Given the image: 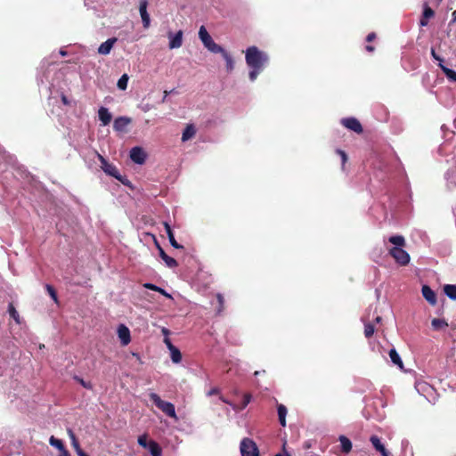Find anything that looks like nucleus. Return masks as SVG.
<instances>
[{
  "label": "nucleus",
  "instance_id": "obj_30",
  "mask_svg": "<svg viewBox=\"0 0 456 456\" xmlns=\"http://www.w3.org/2000/svg\"><path fill=\"white\" fill-rule=\"evenodd\" d=\"M49 444L52 445V446H54L55 448H57L60 452H61L62 450H65V446L62 443L61 440L54 437L53 436H52L49 439Z\"/></svg>",
  "mask_w": 456,
  "mask_h": 456
},
{
  "label": "nucleus",
  "instance_id": "obj_11",
  "mask_svg": "<svg viewBox=\"0 0 456 456\" xmlns=\"http://www.w3.org/2000/svg\"><path fill=\"white\" fill-rule=\"evenodd\" d=\"M118 336L123 346H126L131 341V335L129 329L124 325L120 324L118 328Z\"/></svg>",
  "mask_w": 456,
  "mask_h": 456
},
{
  "label": "nucleus",
  "instance_id": "obj_23",
  "mask_svg": "<svg viewBox=\"0 0 456 456\" xmlns=\"http://www.w3.org/2000/svg\"><path fill=\"white\" fill-rule=\"evenodd\" d=\"M148 448L152 456H161V448L157 442L150 441Z\"/></svg>",
  "mask_w": 456,
  "mask_h": 456
},
{
  "label": "nucleus",
  "instance_id": "obj_45",
  "mask_svg": "<svg viewBox=\"0 0 456 456\" xmlns=\"http://www.w3.org/2000/svg\"><path fill=\"white\" fill-rule=\"evenodd\" d=\"M164 343L166 344V346L168 348V350L175 346L168 338H164Z\"/></svg>",
  "mask_w": 456,
  "mask_h": 456
},
{
  "label": "nucleus",
  "instance_id": "obj_58",
  "mask_svg": "<svg viewBox=\"0 0 456 456\" xmlns=\"http://www.w3.org/2000/svg\"><path fill=\"white\" fill-rule=\"evenodd\" d=\"M167 94H168V92H167V91H165V92H164V97H163V99H162V102H164L166 101V98H167Z\"/></svg>",
  "mask_w": 456,
  "mask_h": 456
},
{
  "label": "nucleus",
  "instance_id": "obj_27",
  "mask_svg": "<svg viewBox=\"0 0 456 456\" xmlns=\"http://www.w3.org/2000/svg\"><path fill=\"white\" fill-rule=\"evenodd\" d=\"M226 61V69L228 71H232L234 68V62L232 56L224 49V52L220 53Z\"/></svg>",
  "mask_w": 456,
  "mask_h": 456
},
{
  "label": "nucleus",
  "instance_id": "obj_61",
  "mask_svg": "<svg viewBox=\"0 0 456 456\" xmlns=\"http://www.w3.org/2000/svg\"><path fill=\"white\" fill-rule=\"evenodd\" d=\"M380 320H381V318H380V317H377V318H376V322H380Z\"/></svg>",
  "mask_w": 456,
  "mask_h": 456
},
{
  "label": "nucleus",
  "instance_id": "obj_4",
  "mask_svg": "<svg viewBox=\"0 0 456 456\" xmlns=\"http://www.w3.org/2000/svg\"><path fill=\"white\" fill-rule=\"evenodd\" d=\"M98 159L101 162L102 169L109 175L115 177L117 180L120 181L123 184H126L127 179H124L116 166L110 163L103 156L98 154Z\"/></svg>",
  "mask_w": 456,
  "mask_h": 456
},
{
  "label": "nucleus",
  "instance_id": "obj_32",
  "mask_svg": "<svg viewBox=\"0 0 456 456\" xmlns=\"http://www.w3.org/2000/svg\"><path fill=\"white\" fill-rule=\"evenodd\" d=\"M128 79H129V77H128L127 74H123L118 81V84H117L118 87L120 90H126L127 87Z\"/></svg>",
  "mask_w": 456,
  "mask_h": 456
},
{
  "label": "nucleus",
  "instance_id": "obj_47",
  "mask_svg": "<svg viewBox=\"0 0 456 456\" xmlns=\"http://www.w3.org/2000/svg\"><path fill=\"white\" fill-rule=\"evenodd\" d=\"M164 227H165L167 234H169V232H173V231L171 229V226L169 225L168 223L165 222L164 223Z\"/></svg>",
  "mask_w": 456,
  "mask_h": 456
},
{
  "label": "nucleus",
  "instance_id": "obj_42",
  "mask_svg": "<svg viewBox=\"0 0 456 456\" xmlns=\"http://www.w3.org/2000/svg\"><path fill=\"white\" fill-rule=\"evenodd\" d=\"M362 321L364 322V334L366 338H370V323L364 318H362Z\"/></svg>",
  "mask_w": 456,
  "mask_h": 456
},
{
  "label": "nucleus",
  "instance_id": "obj_8",
  "mask_svg": "<svg viewBox=\"0 0 456 456\" xmlns=\"http://www.w3.org/2000/svg\"><path fill=\"white\" fill-rule=\"evenodd\" d=\"M130 159L136 164H143L146 159V153L138 146H135L130 151Z\"/></svg>",
  "mask_w": 456,
  "mask_h": 456
},
{
  "label": "nucleus",
  "instance_id": "obj_9",
  "mask_svg": "<svg viewBox=\"0 0 456 456\" xmlns=\"http://www.w3.org/2000/svg\"><path fill=\"white\" fill-rule=\"evenodd\" d=\"M148 1L147 0H140L139 4V12L142 18V21L144 28H148L150 27V15L147 12Z\"/></svg>",
  "mask_w": 456,
  "mask_h": 456
},
{
  "label": "nucleus",
  "instance_id": "obj_14",
  "mask_svg": "<svg viewBox=\"0 0 456 456\" xmlns=\"http://www.w3.org/2000/svg\"><path fill=\"white\" fill-rule=\"evenodd\" d=\"M131 118L127 117H118L114 120L113 128L116 131L122 132L131 123Z\"/></svg>",
  "mask_w": 456,
  "mask_h": 456
},
{
  "label": "nucleus",
  "instance_id": "obj_2",
  "mask_svg": "<svg viewBox=\"0 0 456 456\" xmlns=\"http://www.w3.org/2000/svg\"><path fill=\"white\" fill-rule=\"evenodd\" d=\"M149 396L152 403L166 415L174 419L177 418L175 405L172 403L162 400L160 396L156 393H151Z\"/></svg>",
  "mask_w": 456,
  "mask_h": 456
},
{
  "label": "nucleus",
  "instance_id": "obj_26",
  "mask_svg": "<svg viewBox=\"0 0 456 456\" xmlns=\"http://www.w3.org/2000/svg\"><path fill=\"white\" fill-rule=\"evenodd\" d=\"M8 313L17 324H20L21 319L12 303L8 305Z\"/></svg>",
  "mask_w": 456,
  "mask_h": 456
},
{
  "label": "nucleus",
  "instance_id": "obj_16",
  "mask_svg": "<svg viewBox=\"0 0 456 456\" xmlns=\"http://www.w3.org/2000/svg\"><path fill=\"white\" fill-rule=\"evenodd\" d=\"M159 256L165 262L166 265L169 268H175L178 265L177 261L169 256L162 248H159Z\"/></svg>",
  "mask_w": 456,
  "mask_h": 456
},
{
  "label": "nucleus",
  "instance_id": "obj_13",
  "mask_svg": "<svg viewBox=\"0 0 456 456\" xmlns=\"http://www.w3.org/2000/svg\"><path fill=\"white\" fill-rule=\"evenodd\" d=\"M117 41L118 39L116 37L109 38L108 40L100 45L98 48V53L102 55L109 54Z\"/></svg>",
  "mask_w": 456,
  "mask_h": 456
},
{
  "label": "nucleus",
  "instance_id": "obj_46",
  "mask_svg": "<svg viewBox=\"0 0 456 456\" xmlns=\"http://www.w3.org/2000/svg\"><path fill=\"white\" fill-rule=\"evenodd\" d=\"M61 102L64 104V105H69L70 104V102L69 100L68 99V97L65 95V94H61Z\"/></svg>",
  "mask_w": 456,
  "mask_h": 456
},
{
  "label": "nucleus",
  "instance_id": "obj_56",
  "mask_svg": "<svg viewBox=\"0 0 456 456\" xmlns=\"http://www.w3.org/2000/svg\"><path fill=\"white\" fill-rule=\"evenodd\" d=\"M452 22H455V21H456V11H454V12H452Z\"/></svg>",
  "mask_w": 456,
  "mask_h": 456
},
{
  "label": "nucleus",
  "instance_id": "obj_7",
  "mask_svg": "<svg viewBox=\"0 0 456 456\" xmlns=\"http://www.w3.org/2000/svg\"><path fill=\"white\" fill-rule=\"evenodd\" d=\"M340 123L348 130H351L358 134L363 132L360 121L355 118H344L340 120Z\"/></svg>",
  "mask_w": 456,
  "mask_h": 456
},
{
  "label": "nucleus",
  "instance_id": "obj_50",
  "mask_svg": "<svg viewBox=\"0 0 456 456\" xmlns=\"http://www.w3.org/2000/svg\"><path fill=\"white\" fill-rule=\"evenodd\" d=\"M59 456H70V453L69 452V451L67 449H65L61 452Z\"/></svg>",
  "mask_w": 456,
  "mask_h": 456
},
{
  "label": "nucleus",
  "instance_id": "obj_55",
  "mask_svg": "<svg viewBox=\"0 0 456 456\" xmlns=\"http://www.w3.org/2000/svg\"><path fill=\"white\" fill-rule=\"evenodd\" d=\"M250 401V395H245V405L248 404Z\"/></svg>",
  "mask_w": 456,
  "mask_h": 456
},
{
  "label": "nucleus",
  "instance_id": "obj_19",
  "mask_svg": "<svg viewBox=\"0 0 456 456\" xmlns=\"http://www.w3.org/2000/svg\"><path fill=\"white\" fill-rule=\"evenodd\" d=\"M196 134V129L193 125H187L182 134V141L186 142L191 139Z\"/></svg>",
  "mask_w": 456,
  "mask_h": 456
},
{
  "label": "nucleus",
  "instance_id": "obj_5",
  "mask_svg": "<svg viewBox=\"0 0 456 456\" xmlns=\"http://www.w3.org/2000/svg\"><path fill=\"white\" fill-rule=\"evenodd\" d=\"M240 451L241 456H259V450L256 444L248 437L241 440Z\"/></svg>",
  "mask_w": 456,
  "mask_h": 456
},
{
  "label": "nucleus",
  "instance_id": "obj_24",
  "mask_svg": "<svg viewBox=\"0 0 456 456\" xmlns=\"http://www.w3.org/2000/svg\"><path fill=\"white\" fill-rule=\"evenodd\" d=\"M444 294L452 300H456V285L447 284L444 287Z\"/></svg>",
  "mask_w": 456,
  "mask_h": 456
},
{
  "label": "nucleus",
  "instance_id": "obj_20",
  "mask_svg": "<svg viewBox=\"0 0 456 456\" xmlns=\"http://www.w3.org/2000/svg\"><path fill=\"white\" fill-rule=\"evenodd\" d=\"M389 356L394 364L397 365L401 370L403 369V361L395 348L390 349Z\"/></svg>",
  "mask_w": 456,
  "mask_h": 456
},
{
  "label": "nucleus",
  "instance_id": "obj_48",
  "mask_svg": "<svg viewBox=\"0 0 456 456\" xmlns=\"http://www.w3.org/2000/svg\"><path fill=\"white\" fill-rule=\"evenodd\" d=\"M218 392H219L218 389L215 387V388H212L211 390H209L208 392V395H216V394H218Z\"/></svg>",
  "mask_w": 456,
  "mask_h": 456
},
{
  "label": "nucleus",
  "instance_id": "obj_38",
  "mask_svg": "<svg viewBox=\"0 0 456 456\" xmlns=\"http://www.w3.org/2000/svg\"><path fill=\"white\" fill-rule=\"evenodd\" d=\"M138 444L143 447V448H147L149 446V442H148V436L146 434L144 435H142L138 437Z\"/></svg>",
  "mask_w": 456,
  "mask_h": 456
},
{
  "label": "nucleus",
  "instance_id": "obj_63",
  "mask_svg": "<svg viewBox=\"0 0 456 456\" xmlns=\"http://www.w3.org/2000/svg\"><path fill=\"white\" fill-rule=\"evenodd\" d=\"M286 456H290L289 453H286Z\"/></svg>",
  "mask_w": 456,
  "mask_h": 456
},
{
  "label": "nucleus",
  "instance_id": "obj_22",
  "mask_svg": "<svg viewBox=\"0 0 456 456\" xmlns=\"http://www.w3.org/2000/svg\"><path fill=\"white\" fill-rule=\"evenodd\" d=\"M438 66L440 67V69L443 70V72L445 74L446 77L449 80H451L452 82H456V71L455 70L447 68L446 66H444L442 63H438Z\"/></svg>",
  "mask_w": 456,
  "mask_h": 456
},
{
  "label": "nucleus",
  "instance_id": "obj_41",
  "mask_svg": "<svg viewBox=\"0 0 456 456\" xmlns=\"http://www.w3.org/2000/svg\"><path fill=\"white\" fill-rule=\"evenodd\" d=\"M74 379L77 380L82 387L87 389H91L92 386L90 383L86 382L83 379L79 378L78 376H75Z\"/></svg>",
  "mask_w": 456,
  "mask_h": 456
},
{
  "label": "nucleus",
  "instance_id": "obj_64",
  "mask_svg": "<svg viewBox=\"0 0 456 456\" xmlns=\"http://www.w3.org/2000/svg\"><path fill=\"white\" fill-rule=\"evenodd\" d=\"M275 456H281V454H276Z\"/></svg>",
  "mask_w": 456,
  "mask_h": 456
},
{
  "label": "nucleus",
  "instance_id": "obj_10",
  "mask_svg": "<svg viewBox=\"0 0 456 456\" xmlns=\"http://www.w3.org/2000/svg\"><path fill=\"white\" fill-rule=\"evenodd\" d=\"M169 37V48L175 49L179 48L183 45V31L179 30L175 35L172 32L168 33Z\"/></svg>",
  "mask_w": 456,
  "mask_h": 456
},
{
  "label": "nucleus",
  "instance_id": "obj_29",
  "mask_svg": "<svg viewBox=\"0 0 456 456\" xmlns=\"http://www.w3.org/2000/svg\"><path fill=\"white\" fill-rule=\"evenodd\" d=\"M169 351H170V355H171L172 361L175 363L180 362L182 360V354H181L180 350L176 346H174L171 349H169Z\"/></svg>",
  "mask_w": 456,
  "mask_h": 456
},
{
  "label": "nucleus",
  "instance_id": "obj_37",
  "mask_svg": "<svg viewBox=\"0 0 456 456\" xmlns=\"http://www.w3.org/2000/svg\"><path fill=\"white\" fill-rule=\"evenodd\" d=\"M447 180L456 187V168L447 174Z\"/></svg>",
  "mask_w": 456,
  "mask_h": 456
},
{
  "label": "nucleus",
  "instance_id": "obj_60",
  "mask_svg": "<svg viewBox=\"0 0 456 456\" xmlns=\"http://www.w3.org/2000/svg\"><path fill=\"white\" fill-rule=\"evenodd\" d=\"M60 53L63 56H65L67 54V53L65 51H61Z\"/></svg>",
  "mask_w": 456,
  "mask_h": 456
},
{
  "label": "nucleus",
  "instance_id": "obj_15",
  "mask_svg": "<svg viewBox=\"0 0 456 456\" xmlns=\"http://www.w3.org/2000/svg\"><path fill=\"white\" fill-rule=\"evenodd\" d=\"M99 119L101 120L102 126H107L110 123L112 115L110 113L107 108L101 107L98 110Z\"/></svg>",
  "mask_w": 456,
  "mask_h": 456
},
{
  "label": "nucleus",
  "instance_id": "obj_62",
  "mask_svg": "<svg viewBox=\"0 0 456 456\" xmlns=\"http://www.w3.org/2000/svg\"><path fill=\"white\" fill-rule=\"evenodd\" d=\"M371 37H372V40H373V39H374V37H375V35H374L373 33H372V35H371Z\"/></svg>",
  "mask_w": 456,
  "mask_h": 456
},
{
  "label": "nucleus",
  "instance_id": "obj_59",
  "mask_svg": "<svg viewBox=\"0 0 456 456\" xmlns=\"http://www.w3.org/2000/svg\"><path fill=\"white\" fill-rule=\"evenodd\" d=\"M365 48H366V50H367L368 52H370V45H367L365 46Z\"/></svg>",
  "mask_w": 456,
  "mask_h": 456
},
{
  "label": "nucleus",
  "instance_id": "obj_3",
  "mask_svg": "<svg viewBox=\"0 0 456 456\" xmlns=\"http://www.w3.org/2000/svg\"><path fill=\"white\" fill-rule=\"evenodd\" d=\"M199 37L203 43L204 46L210 52L214 53H220L221 52H224V48L216 44L214 40L212 39L211 36L207 31L206 28L204 26H201L199 30Z\"/></svg>",
  "mask_w": 456,
  "mask_h": 456
},
{
  "label": "nucleus",
  "instance_id": "obj_57",
  "mask_svg": "<svg viewBox=\"0 0 456 456\" xmlns=\"http://www.w3.org/2000/svg\"><path fill=\"white\" fill-rule=\"evenodd\" d=\"M365 40L367 43H370V33L366 36Z\"/></svg>",
  "mask_w": 456,
  "mask_h": 456
},
{
  "label": "nucleus",
  "instance_id": "obj_18",
  "mask_svg": "<svg viewBox=\"0 0 456 456\" xmlns=\"http://www.w3.org/2000/svg\"><path fill=\"white\" fill-rule=\"evenodd\" d=\"M277 411L280 424L282 427H286V416L288 412L286 406L281 403H279L277 405Z\"/></svg>",
  "mask_w": 456,
  "mask_h": 456
},
{
  "label": "nucleus",
  "instance_id": "obj_1",
  "mask_svg": "<svg viewBox=\"0 0 456 456\" xmlns=\"http://www.w3.org/2000/svg\"><path fill=\"white\" fill-rule=\"evenodd\" d=\"M268 61L267 56L258 50L256 46H250L246 51V62L252 69H263Z\"/></svg>",
  "mask_w": 456,
  "mask_h": 456
},
{
  "label": "nucleus",
  "instance_id": "obj_21",
  "mask_svg": "<svg viewBox=\"0 0 456 456\" xmlns=\"http://www.w3.org/2000/svg\"><path fill=\"white\" fill-rule=\"evenodd\" d=\"M339 442L341 444V451L343 452L348 453L352 450V443L346 436H340Z\"/></svg>",
  "mask_w": 456,
  "mask_h": 456
},
{
  "label": "nucleus",
  "instance_id": "obj_6",
  "mask_svg": "<svg viewBox=\"0 0 456 456\" xmlns=\"http://www.w3.org/2000/svg\"><path fill=\"white\" fill-rule=\"evenodd\" d=\"M389 254L399 265L405 266L410 263V255L403 248L393 247L389 249Z\"/></svg>",
  "mask_w": 456,
  "mask_h": 456
},
{
  "label": "nucleus",
  "instance_id": "obj_51",
  "mask_svg": "<svg viewBox=\"0 0 456 456\" xmlns=\"http://www.w3.org/2000/svg\"><path fill=\"white\" fill-rule=\"evenodd\" d=\"M161 331L163 335H165V338H167V336L169 335V330L167 328H162Z\"/></svg>",
  "mask_w": 456,
  "mask_h": 456
},
{
  "label": "nucleus",
  "instance_id": "obj_53",
  "mask_svg": "<svg viewBox=\"0 0 456 456\" xmlns=\"http://www.w3.org/2000/svg\"><path fill=\"white\" fill-rule=\"evenodd\" d=\"M153 238H154V243H155V245H156V247H157L158 250L159 251V248H161V246L159 245V241L157 240L156 237H155V236H153Z\"/></svg>",
  "mask_w": 456,
  "mask_h": 456
},
{
  "label": "nucleus",
  "instance_id": "obj_40",
  "mask_svg": "<svg viewBox=\"0 0 456 456\" xmlns=\"http://www.w3.org/2000/svg\"><path fill=\"white\" fill-rule=\"evenodd\" d=\"M261 70H262V69H252V70L249 71V74H248L249 79L251 81L256 80Z\"/></svg>",
  "mask_w": 456,
  "mask_h": 456
},
{
  "label": "nucleus",
  "instance_id": "obj_33",
  "mask_svg": "<svg viewBox=\"0 0 456 456\" xmlns=\"http://www.w3.org/2000/svg\"><path fill=\"white\" fill-rule=\"evenodd\" d=\"M216 299L218 303L217 314H220L224 310V298L222 294H216Z\"/></svg>",
  "mask_w": 456,
  "mask_h": 456
},
{
  "label": "nucleus",
  "instance_id": "obj_34",
  "mask_svg": "<svg viewBox=\"0 0 456 456\" xmlns=\"http://www.w3.org/2000/svg\"><path fill=\"white\" fill-rule=\"evenodd\" d=\"M69 436L71 438V444H72V446L74 447V449L76 450V452H78L79 449H82L80 447V444L75 436V434L72 432V430H69Z\"/></svg>",
  "mask_w": 456,
  "mask_h": 456
},
{
  "label": "nucleus",
  "instance_id": "obj_25",
  "mask_svg": "<svg viewBox=\"0 0 456 456\" xmlns=\"http://www.w3.org/2000/svg\"><path fill=\"white\" fill-rule=\"evenodd\" d=\"M143 287L148 289L159 292L160 294H162L163 296H165L167 298H171L172 297L171 295L169 293H167L165 289H163L160 287H158V286H156V285H154L152 283H144Z\"/></svg>",
  "mask_w": 456,
  "mask_h": 456
},
{
  "label": "nucleus",
  "instance_id": "obj_12",
  "mask_svg": "<svg viewBox=\"0 0 456 456\" xmlns=\"http://www.w3.org/2000/svg\"><path fill=\"white\" fill-rule=\"evenodd\" d=\"M423 297L431 305H436V295L435 291L428 285H423L421 289Z\"/></svg>",
  "mask_w": 456,
  "mask_h": 456
},
{
  "label": "nucleus",
  "instance_id": "obj_17",
  "mask_svg": "<svg viewBox=\"0 0 456 456\" xmlns=\"http://www.w3.org/2000/svg\"><path fill=\"white\" fill-rule=\"evenodd\" d=\"M372 446L376 451L379 452L382 456H390V452L386 449L378 436H372Z\"/></svg>",
  "mask_w": 456,
  "mask_h": 456
},
{
  "label": "nucleus",
  "instance_id": "obj_52",
  "mask_svg": "<svg viewBox=\"0 0 456 456\" xmlns=\"http://www.w3.org/2000/svg\"><path fill=\"white\" fill-rule=\"evenodd\" d=\"M78 456H89L86 452H85L82 449H79L77 452Z\"/></svg>",
  "mask_w": 456,
  "mask_h": 456
},
{
  "label": "nucleus",
  "instance_id": "obj_31",
  "mask_svg": "<svg viewBox=\"0 0 456 456\" xmlns=\"http://www.w3.org/2000/svg\"><path fill=\"white\" fill-rule=\"evenodd\" d=\"M431 325L435 330H441L447 327L448 324L444 320L436 318L432 320Z\"/></svg>",
  "mask_w": 456,
  "mask_h": 456
},
{
  "label": "nucleus",
  "instance_id": "obj_39",
  "mask_svg": "<svg viewBox=\"0 0 456 456\" xmlns=\"http://www.w3.org/2000/svg\"><path fill=\"white\" fill-rule=\"evenodd\" d=\"M434 14H435V12L430 7L426 6L424 8L423 16L425 19L428 20V19L432 18L434 16Z\"/></svg>",
  "mask_w": 456,
  "mask_h": 456
},
{
  "label": "nucleus",
  "instance_id": "obj_44",
  "mask_svg": "<svg viewBox=\"0 0 456 456\" xmlns=\"http://www.w3.org/2000/svg\"><path fill=\"white\" fill-rule=\"evenodd\" d=\"M337 152L341 156L342 163L344 165L346 162V160H347L346 153L344 151H341V150H338Z\"/></svg>",
  "mask_w": 456,
  "mask_h": 456
},
{
  "label": "nucleus",
  "instance_id": "obj_54",
  "mask_svg": "<svg viewBox=\"0 0 456 456\" xmlns=\"http://www.w3.org/2000/svg\"><path fill=\"white\" fill-rule=\"evenodd\" d=\"M261 373H265V370H263L262 371H260V370H256V371L254 372V376H256H256H258V375H261Z\"/></svg>",
  "mask_w": 456,
  "mask_h": 456
},
{
  "label": "nucleus",
  "instance_id": "obj_43",
  "mask_svg": "<svg viewBox=\"0 0 456 456\" xmlns=\"http://www.w3.org/2000/svg\"><path fill=\"white\" fill-rule=\"evenodd\" d=\"M431 55L432 57L438 61V63H442L444 64V59L442 57H440L439 55L436 54V51L434 48L431 49Z\"/></svg>",
  "mask_w": 456,
  "mask_h": 456
},
{
  "label": "nucleus",
  "instance_id": "obj_36",
  "mask_svg": "<svg viewBox=\"0 0 456 456\" xmlns=\"http://www.w3.org/2000/svg\"><path fill=\"white\" fill-rule=\"evenodd\" d=\"M167 237H168V240H169V242L170 244L172 245V247H174L175 248H183V246H182L181 244H179L175 239V236H174V233L173 232H169V234H167Z\"/></svg>",
  "mask_w": 456,
  "mask_h": 456
},
{
  "label": "nucleus",
  "instance_id": "obj_35",
  "mask_svg": "<svg viewBox=\"0 0 456 456\" xmlns=\"http://www.w3.org/2000/svg\"><path fill=\"white\" fill-rule=\"evenodd\" d=\"M45 289H46L48 294L50 295V297L53 299V301L57 303L58 297H57V293H56V290L54 289V288L50 284H46Z\"/></svg>",
  "mask_w": 456,
  "mask_h": 456
},
{
  "label": "nucleus",
  "instance_id": "obj_28",
  "mask_svg": "<svg viewBox=\"0 0 456 456\" xmlns=\"http://www.w3.org/2000/svg\"><path fill=\"white\" fill-rule=\"evenodd\" d=\"M389 241L395 245L394 247L403 248L405 245V240L401 235L391 236Z\"/></svg>",
  "mask_w": 456,
  "mask_h": 456
},
{
  "label": "nucleus",
  "instance_id": "obj_49",
  "mask_svg": "<svg viewBox=\"0 0 456 456\" xmlns=\"http://www.w3.org/2000/svg\"><path fill=\"white\" fill-rule=\"evenodd\" d=\"M419 24L422 27L427 26L428 25V19H425L424 16H423L422 19L419 21Z\"/></svg>",
  "mask_w": 456,
  "mask_h": 456
}]
</instances>
